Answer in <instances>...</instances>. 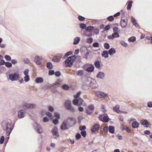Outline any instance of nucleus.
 I'll list each match as a JSON object with an SVG mask.
<instances>
[{"mask_svg":"<svg viewBox=\"0 0 152 152\" xmlns=\"http://www.w3.org/2000/svg\"><path fill=\"white\" fill-rule=\"evenodd\" d=\"M76 56L75 55H74L72 56H70L68 57L64 61V64L66 67H71L73 63L75 61Z\"/></svg>","mask_w":152,"mask_h":152,"instance_id":"nucleus-1","label":"nucleus"},{"mask_svg":"<svg viewBox=\"0 0 152 152\" xmlns=\"http://www.w3.org/2000/svg\"><path fill=\"white\" fill-rule=\"evenodd\" d=\"M66 121V124L69 127L74 126L77 123L76 119L75 118L72 117H68Z\"/></svg>","mask_w":152,"mask_h":152,"instance_id":"nucleus-2","label":"nucleus"},{"mask_svg":"<svg viewBox=\"0 0 152 152\" xmlns=\"http://www.w3.org/2000/svg\"><path fill=\"white\" fill-rule=\"evenodd\" d=\"M64 106L66 109L73 112H75V109L72 106L71 102L70 100H66L64 104Z\"/></svg>","mask_w":152,"mask_h":152,"instance_id":"nucleus-3","label":"nucleus"},{"mask_svg":"<svg viewBox=\"0 0 152 152\" xmlns=\"http://www.w3.org/2000/svg\"><path fill=\"white\" fill-rule=\"evenodd\" d=\"M13 126L11 124L8 123L6 125V129H4V130L6 131V134L7 136H9L13 129Z\"/></svg>","mask_w":152,"mask_h":152,"instance_id":"nucleus-4","label":"nucleus"},{"mask_svg":"<svg viewBox=\"0 0 152 152\" xmlns=\"http://www.w3.org/2000/svg\"><path fill=\"white\" fill-rule=\"evenodd\" d=\"M9 77L10 79L12 81L17 80L19 78V75L18 73L11 74L9 75Z\"/></svg>","mask_w":152,"mask_h":152,"instance_id":"nucleus-5","label":"nucleus"},{"mask_svg":"<svg viewBox=\"0 0 152 152\" xmlns=\"http://www.w3.org/2000/svg\"><path fill=\"white\" fill-rule=\"evenodd\" d=\"M94 107L92 104L89 105L88 107L86 110V113L88 114L91 115L94 112Z\"/></svg>","mask_w":152,"mask_h":152,"instance_id":"nucleus-6","label":"nucleus"},{"mask_svg":"<svg viewBox=\"0 0 152 152\" xmlns=\"http://www.w3.org/2000/svg\"><path fill=\"white\" fill-rule=\"evenodd\" d=\"M96 95L100 98H102L107 97V95L103 92L100 91H97L95 93Z\"/></svg>","mask_w":152,"mask_h":152,"instance_id":"nucleus-7","label":"nucleus"},{"mask_svg":"<svg viewBox=\"0 0 152 152\" xmlns=\"http://www.w3.org/2000/svg\"><path fill=\"white\" fill-rule=\"evenodd\" d=\"M100 128V125L98 124H96L92 127L91 130L92 132H94L99 130Z\"/></svg>","mask_w":152,"mask_h":152,"instance_id":"nucleus-8","label":"nucleus"},{"mask_svg":"<svg viewBox=\"0 0 152 152\" xmlns=\"http://www.w3.org/2000/svg\"><path fill=\"white\" fill-rule=\"evenodd\" d=\"M23 108H35L36 105L34 104L25 103L24 104Z\"/></svg>","mask_w":152,"mask_h":152,"instance_id":"nucleus-9","label":"nucleus"},{"mask_svg":"<svg viewBox=\"0 0 152 152\" xmlns=\"http://www.w3.org/2000/svg\"><path fill=\"white\" fill-rule=\"evenodd\" d=\"M42 58V57L41 56H36L34 58V61L37 65H40L41 64Z\"/></svg>","mask_w":152,"mask_h":152,"instance_id":"nucleus-10","label":"nucleus"},{"mask_svg":"<svg viewBox=\"0 0 152 152\" xmlns=\"http://www.w3.org/2000/svg\"><path fill=\"white\" fill-rule=\"evenodd\" d=\"M119 37V34L118 32L113 33L112 35H109L108 36V38L109 39H113L114 38Z\"/></svg>","mask_w":152,"mask_h":152,"instance_id":"nucleus-11","label":"nucleus"},{"mask_svg":"<svg viewBox=\"0 0 152 152\" xmlns=\"http://www.w3.org/2000/svg\"><path fill=\"white\" fill-rule=\"evenodd\" d=\"M68 126L66 123V120H65L63 121L61 126V129L63 130L67 129H68Z\"/></svg>","mask_w":152,"mask_h":152,"instance_id":"nucleus-12","label":"nucleus"},{"mask_svg":"<svg viewBox=\"0 0 152 152\" xmlns=\"http://www.w3.org/2000/svg\"><path fill=\"white\" fill-rule=\"evenodd\" d=\"M127 19H126V20L124 19H121L120 25L122 28H124L126 27V26L127 25Z\"/></svg>","mask_w":152,"mask_h":152,"instance_id":"nucleus-13","label":"nucleus"},{"mask_svg":"<svg viewBox=\"0 0 152 152\" xmlns=\"http://www.w3.org/2000/svg\"><path fill=\"white\" fill-rule=\"evenodd\" d=\"M51 132H52L53 135H54L57 137H58L59 136V134L57 128L56 127L54 128L51 130Z\"/></svg>","mask_w":152,"mask_h":152,"instance_id":"nucleus-14","label":"nucleus"},{"mask_svg":"<svg viewBox=\"0 0 152 152\" xmlns=\"http://www.w3.org/2000/svg\"><path fill=\"white\" fill-rule=\"evenodd\" d=\"M80 101L81 104H82L83 102V99H79V100L75 99H74L73 101V103L74 105H77L79 102Z\"/></svg>","mask_w":152,"mask_h":152,"instance_id":"nucleus-15","label":"nucleus"},{"mask_svg":"<svg viewBox=\"0 0 152 152\" xmlns=\"http://www.w3.org/2000/svg\"><path fill=\"white\" fill-rule=\"evenodd\" d=\"M25 116L24 111L23 110L19 111L18 112V116L20 118H23Z\"/></svg>","mask_w":152,"mask_h":152,"instance_id":"nucleus-16","label":"nucleus"},{"mask_svg":"<svg viewBox=\"0 0 152 152\" xmlns=\"http://www.w3.org/2000/svg\"><path fill=\"white\" fill-rule=\"evenodd\" d=\"M140 123L142 125H145L146 127H148L149 126V123L146 120H142L140 121Z\"/></svg>","mask_w":152,"mask_h":152,"instance_id":"nucleus-17","label":"nucleus"},{"mask_svg":"<svg viewBox=\"0 0 152 152\" xmlns=\"http://www.w3.org/2000/svg\"><path fill=\"white\" fill-rule=\"evenodd\" d=\"M102 55L105 58H107L108 57V53L107 51H103L102 53Z\"/></svg>","mask_w":152,"mask_h":152,"instance_id":"nucleus-18","label":"nucleus"},{"mask_svg":"<svg viewBox=\"0 0 152 152\" xmlns=\"http://www.w3.org/2000/svg\"><path fill=\"white\" fill-rule=\"evenodd\" d=\"M100 120L103 122H107L109 121V118L108 116H104Z\"/></svg>","mask_w":152,"mask_h":152,"instance_id":"nucleus-19","label":"nucleus"},{"mask_svg":"<svg viewBox=\"0 0 152 152\" xmlns=\"http://www.w3.org/2000/svg\"><path fill=\"white\" fill-rule=\"evenodd\" d=\"M86 31L87 32H92L94 30V27L93 26H89L87 27L86 29Z\"/></svg>","mask_w":152,"mask_h":152,"instance_id":"nucleus-20","label":"nucleus"},{"mask_svg":"<svg viewBox=\"0 0 152 152\" xmlns=\"http://www.w3.org/2000/svg\"><path fill=\"white\" fill-rule=\"evenodd\" d=\"M115 127L113 126H110L109 127V132L112 134L114 132Z\"/></svg>","mask_w":152,"mask_h":152,"instance_id":"nucleus-21","label":"nucleus"},{"mask_svg":"<svg viewBox=\"0 0 152 152\" xmlns=\"http://www.w3.org/2000/svg\"><path fill=\"white\" fill-rule=\"evenodd\" d=\"M139 123L136 121H135L132 123V126L134 128H137L139 126Z\"/></svg>","mask_w":152,"mask_h":152,"instance_id":"nucleus-22","label":"nucleus"},{"mask_svg":"<svg viewBox=\"0 0 152 152\" xmlns=\"http://www.w3.org/2000/svg\"><path fill=\"white\" fill-rule=\"evenodd\" d=\"M113 110L117 113H119L120 112L119 106L116 105L113 108Z\"/></svg>","mask_w":152,"mask_h":152,"instance_id":"nucleus-23","label":"nucleus"},{"mask_svg":"<svg viewBox=\"0 0 152 152\" xmlns=\"http://www.w3.org/2000/svg\"><path fill=\"white\" fill-rule=\"evenodd\" d=\"M43 81V79L41 77H38L36 80V82L37 83H42Z\"/></svg>","mask_w":152,"mask_h":152,"instance_id":"nucleus-24","label":"nucleus"},{"mask_svg":"<svg viewBox=\"0 0 152 152\" xmlns=\"http://www.w3.org/2000/svg\"><path fill=\"white\" fill-rule=\"evenodd\" d=\"M94 67V66H92L88 67L86 69V71L89 72H92L93 71Z\"/></svg>","mask_w":152,"mask_h":152,"instance_id":"nucleus-25","label":"nucleus"},{"mask_svg":"<svg viewBox=\"0 0 152 152\" xmlns=\"http://www.w3.org/2000/svg\"><path fill=\"white\" fill-rule=\"evenodd\" d=\"M108 52L110 55H112L116 53V51L114 48H111L108 50Z\"/></svg>","mask_w":152,"mask_h":152,"instance_id":"nucleus-26","label":"nucleus"},{"mask_svg":"<svg viewBox=\"0 0 152 152\" xmlns=\"http://www.w3.org/2000/svg\"><path fill=\"white\" fill-rule=\"evenodd\" d=\"M80 41V39L79 37H76L74 39V41L73 42V44L74 45L77 44Z\"/></svg>","mask_w":152,"mask_h":152,"instance_id":"nucleus-27","label":"nucleus"},{"mask_svg":"<svg viewBox=\"0 0 152 152\" xmlns=\"http://www.w3.org/2000/svg\"><path fill=\"white\" fill-rule=\"evenodd\" d=\"M132 3L133 2L132 1H129L127 2L128 5L127 7V9L128 10H130L131 9L132 6Z\"/></svg>","mask_w":152,"mask_h":152,"instance_id":"nucleus-28","label":"nucleus"},{"mask_svg":"<svg viewBox=\"0 0 152 152\" xmlns=\"http://www.w3.org/2000/svg\"><path fill=\"white\" fill-rule=\"evenodd\" d=\"M104 76V74L102 72H99L97 75V77H98L100 78H103Z\"/></svg>","mask_w":152,"mask_h":152,"instance_id":"nucleus-29","label":"nucleus"},{"mask_svg":"<svg viewBox=\"0 0 152 152\" xmlns=\"http://www.w3.org/2000/svg\"><path fill=\"white\" fill-rule=\"evenodd\" d=\"M53 61L55 62H57L60 61V58L58 56H54L53 57Z\"/></svg>","mask_w":152,"mask_h":152,"instance_id":"nucleus-30","label":"nucleus"},{"mask_svg":"<svg viewBox=\"0 0 152 152\" xmlns=\"http://www.w3.org/2000/svg\"><path fill=\"white\" fill-rule=\"evenodd\" d=\"M136 38L134 37H132L129 38L128 40L129 42H134L136 41Z\"/></svg>","mask_w":152,"mask_h":152,"instance_id":"nucleus-31","label":"nucleus"},{"mask_svg":"<svg viewBox=\"0 0 152 152\" xmlns=\"http://www.w3.org/2000/svg\"><path fill=\"white\" fill-rule=\"evenodd\" d=\"M47 66L49 69H51L52 68L53 66L50 62H49L47 64Z\"/></svg>","mask_w":152,"mask_h":152,"instance_id":"nucleus-32","label":"nucleus"},{"mask_svg":"<svg viewBox=\"0 0 152 152\" xmlns=\"http://www.w3.org/2000/svg\"><path fill=\"white\" fill-rule=\"evenodd\" d=\"M62 88L64 89L68 90L69 88V87L68 85L64 84L62 86Z\"/></svg>","mask_w":152,"mask_h":152,"instance_id":"nucleus-33","label":"nucleus"},{"mask_svg":"<svg viewBox=\"0 0 152 152\" xmlns=\"http://www.w3.org/2000/svg\"><path fill=\"white\" fill-rule=\"evenodd\" d=\"M132 21L134 25L135 26H137L138 24L136 22V20L134 18H132Z\"/></svg>","mask_w":152,"mask_h":152,"instance_id":"nucleus-34","label":"nucleus"},{"mask_svg":"<svg viewBox=\"0 0 152 152\" xmlns=\"http://www.w3.org/2000/svg\"><path fill=\"white\" fill-rule=\"evenodd\" d=\"M85 35L87 37H90L92 35V32H88L87 31H86L85 32Z\"/></svg>","mask_w":152,"mask_h":152,"instance_id":"nucleus-35","label":"nucleus"},{"mask_svg":"<svg viewBox=\"0 0 152 152\" xmlns=\"http://www.w3.org/2000/svg\"><path fill=\"white\" fill-rule=\"evenodd\" d=\"M38 128H37L36 129L37 130V132L38 133H42V129L41 127H40L39 126H38Z\"/></svg>","mask_w":152,"mask_h":152,"instance_id":"nucleus-36","label":"nucleus"},{"mask_svg":"<svg viewBox=\"0 0 152 152\" xmlns=\"http://www.w3.org/2000/svg\"><path fill=\"white\" fill-rule=\"evenodd\" d=\"M5 65L6 67L8 68H10L12 66V64L11 63L9 62H6L5 63Z\"/></svg>","mask_w":152,"mask_h":152,"instance_id":"nucleus-37","label":"nucleus"},{"mask_svg":"<svg viewBox=\"0 0 152 152\" xmlns=\"http://www.w3.org/2000/svg\"><path fill=\"white\" fill-rule=\"evenodd\" d=\"M94 64L96 67L97 68H99L100 66V64L99 61H95Z\"/></svg>","mask_w":152,"mask_h":152,"instance_id":"nucleus-38","label":"nucleus"},{"mask_svg":"<svg viewBox=\"0 0 152 152\" xmlns=\"http://www.w3.org/2000/svg\"><path fill=\"white\" fill-rule=\"evenodd\" d=\"M81 93V92L80 91L78 92L74 96V97L75 99H76L78 98L79 96L80 95Z\"/></svg>","mask_w":152,"mask_h":152,"instance_id":"nucleus-39","label":"nucleus"},{"mask_svg":"<svg viewBox=\"0 0 152 152\" xmlns=\"http://www.w3.org/2000/svg\"><path fill=\"white\" fill-rule=\"evenodd\" d=\"M29 77L28 75H26L24 77V81L26 82L28 81L29 80Z\"/></svg>","mask_w":152,"mask_h":152,"instance_id":"nucleus-40","label":"nucleus"},{"mask_svg":"<svg viewBox=\"0 0 152 152\" xmlns=\"http://www.w3.org/2000/svg\"><path fill=\"white\" fill-rule=\"evenodd\" d=\"M107 19L108 21H112L113 20L114 18L113 16H110L108 17L107 18Z\"/></svg>","mask_w":152,"mask_h":152,"instance_id":"nucleus-41","label":"nucleus"},{"mask_svg":"<svg viewBox=\"0 0 152 152\" xmlns=\"http://www.w3.org/2000/svg\"><path fill=\"white\" fill-rule=\"evenodd\" d=\"M93 41V39L91 38H89L87 39L86 42L87 43L91 44Z\"/></svg>","mask_w":152,"mask_h":152,"instance_id":"nucleus-42","label":"nucleus"},{"mask_svg":"<svg viewBox=\"0 0 152 152\" xmlns=\"http://www.w3.org/2000/svg\"><path fill=\"white\" fill-rule=\"evenodd\" d=\"M58 119H57V118H55V119H54L53 121V123L55 125H56L57 124L58 122H59V121L58 120Z\"/></svg>","mask_w":152,"mask_h":152,"instance_id":"nucleus-43","label":"nucleus"},{"mask_svg":"<svg viewBox=\"0 0 152 152\" xmlns=\"http://www.w3.org/2000/svg\"><path fill=\"white\" fill-rule=\"evenodd\" d=\"M120 44L122 46L124 47H126L127 45V43L124 41H121L120 42Z\"/></svg>","mask_w":152,"mask_h":152,"instance_id":"nucleus-44","label":"nucleus"},{"mask_svg":"<svg viewBox=\"0 0 152 152\" xmlns=\"http://www.w3.org/2000/svg\"><path fill=\"white\" fill-rule=\"evenodd\" d=\"M78 20L80 21H83L85 20V18L82 16L80 15H79L78 17Z\"/></svg>","mask_w":152,"mask_h":152,"instance_id":"nucleus-45","label":"nucleus"},{"mask_svg":"<svg viewBox=\"0 0 152 152\" xmlns=\"http://www.w3.org/2000/svg\"><path fill=\"white\" fill-rule=\"evenodd\" d=\"M54 116L55 117L57 118V119H59L60 118L59 114L58 113H55Z\"/></svg>","mask_w":152,"mask_h":152,"instance_id":"nucleus-46","label":"nucleus"},{"mask_svg":"<svg viewBox=\"0 0 152 152\" xmlns=\"http://www.w3.org/2000/svg\"><path fill=\"white\" fill-rule=\"evenodd\" d=\"M81 134L83 137H86V133L85 131H81Z\"/></svg>","mask_w":152,"mask_h":152,"instance_id":"nucleus-47","label":"nucleus"},{"mask_svg":"<svg viewBox=\"0 0 152 152\" xmlns=\"http://www.w3.org/2000/svg\"><path fill=\"white\" fill-rule=\"evenodd\" d=\"M75 137L76 139L78 140L81 138V135L80 134L77 133L76 134Z\"/></svg>","mask_w":152,"mask_h":152,"instance_id":"nucleus-48","label":"nucleus"},{"mask_svg":"<svg viewBox=\"0 0 152 152\" xmlns=\"http://www.w3.org/2000/svg\"><path fill=\"white\" fill-rule=\"evenodd\" d=\"M104 46L107 49H108L110 47L109 44L107 43H106L104 44Z\"/></svg>","mask_w":152,"mask_h":152,"instance_id":"nucleus-49","label":"nucleus"},{"mask_svg":"<svg viewBox=\"0 0 152 152\" xmlns=\"http://www.w3.org/2000/svg\"><path fill=\"white\" fill-rule=\"evenodd\" d=\"M4 58L7 61H10L11 60V57L8 55H6L5 56Z\"/></svg>","mask_w":152,"mask_h":152,"instance_id":"nucleus-50","label":"nucleus"},{"mask_svg":"<svg viewBox=\"0 0 152 152\" xmlns=\"http://www.w3.org/2000/svg\"><path fill=\"white\" fill-rule=\"evenodd\" d=\"M4 136H1L0 138V143L2 144L3 143L4 141Z\"/></svg>","mask_w":152,"mask_h":152,"instance_id":"nucleus-51","label":"nucleus"},{"mask_svg":"<svg viewBox=\"0 0 152 152\" xmlns=\"http://www.w3.org/2000/svg\"><path fill=\"white\" fill-rule=\"evenodd\" d=\"M93 46L94 47H98L99 46V44L98 42H96L93 44Z\"/></svg>","mask_w":152,"mask_h":152,"instance_id":"nucleus-52","label":"nucleus"},{"mask_svg":"<svg viewBox=\"0 0 152 152\" xmlns=\"http://www.w3.org/2000/svg\"><path fill=\"white\" fill-rule=\"evenodd\" d=\"M24 61L25 63L28 64L30 63V60L29 59L27 58H25L24 59Z\"/></svg>","mask_w":152,"mask_h":152,"instance_id":"nucleus-53","label":"nucleus"},{"mask_svg":"<svg viewBox=\"0 0 152 152\" xmlns=\"http://www.w3.org/2000/svg\"><path fill=\"white\" fill-rule=\"evenodd\" d=\"M72 53L73 52L71 51L68 52L64 56H69V55L72 54Z\"/></svg>","mask_w":152,"mask_h":152,"instance_id":"nucleus-54","label":"nucleus"},{"mask_svg":"<svg viewBox=\"0 0 152 152\" xmlns=\"http://www.w3.org/2000/svg\"><path fill=\"white\" fill-rule=\"evenodd\" d=\"M110 28V26L108 25L105 26L104 28V31H107L109 30Z\"/></svg>","mask_w":152,"mask_h":152,"instance_id":"nucleus-55","label":"nucleus"},{"mask_svg":"<svg viewBox=\"0 0 152 152\" xmlns=\"http://www.w3.org/2000/svg\"><path fill=\"white\" fill-rule=\"evenodd\" d=\"M123 129L126 130V131L128 133H130L131 132V130L128 127L124 128Z\"/></svg>","mask_w":152,"mask_h":152,"instance_id":"nucleus-56","label":"nucleus"},{"mask_svg":"<svg viewBox=\"0 0 152 152\" xmlns=\"http://www.w3.org/2000/svg\"><path fill=\"white\" fill-rule=\"evenodd\" d=\"M55 73L54 72L53 70H50L49 71V74L50 75H52Z\"/></svg>","mask_w":152,"mask_h":152,"instance_id":"nucleus-57","label":"nucleus"},{"mask_svg":"<svg viewBox=\"0 0 152 152\" xmlns=\"http://www.w3.org/2000/svg\"><path fill=\"white\" fill-rule=\"evenodd\" d=\"M55 74L56 76L59 77L61 75V73L57 71L55 73Z\"/></svg>","mask_w":152,"mask_h":152,"instance_id":"nucleus-58","label":"nucleus"},{"mask_svg":"<svg viewBox=\"0 0 152 152\" xmlns=\"http://www.w3.org/2000/svg\"><path fill=\"white\" fill-rule=\"evenodd\" d=\"M49 121V119L47 117H44L43 118V121L44 122H47Z\"/></svg>","mask_w":152,"mask_h":152,"instance_id":"nucleus-59","label":"nucleus"},{"mask_svg":"<svg viewBox=\"0 0 152 152\" xmlns=\"http://www.w3.org/2000/svg\"><path fill=\"white\" fill-rule=\"evenodd\" d=\"M49 110L50 112H53L54 110L53 108L51 106H49L48 107Z\"/></svg>","mask_w":152,"mask_h":152,"instance_id":"nucleus-60","label":"nucleus"},{"mask_svg":"<svg viewBox=\"0 0 152 152\" xmlns=\"http://www.w3.org/2000/svg\"><path fill=\"white\" fill-rule=\"evenodd\" d=\"M108 129H109V128H108L107 126H105L103 128V130L104 132H107Z\"/></svg>","mask_w":152,"mask_h":152,"instance_id":"nucleus-61","label":"nucleus"},{"mask_svg":"<svg viewBox=\"0 0 152 152\" xmlns=\"http://www.w3.org/2000/svg\"><path fill=\"white\" fill-rule=\"evenodd\" d=\"M86 128V126H82L80 127L79 129L80 130H85Z\"/></svg>","mask_w":152,"mask_h":152,"instance_id":"nucleus-62","label":"nucleus"},{"mask_svg":"<svg viewBox=\"0 0 152 152\" xmlns=\"http://www.w3.org/2000/svg\"><path fill=\"white\" fill-rule=\"evenodd\" d=\"M82 71L81 70H79L78 71L77 75H78L82 76L83 75Z\"/></svg>","mask_w":152,"mask_h":152,"instance_id":"nucleus-63","label":"nucleus"},{"mask_svg":"<svg viewBox=\"0 0 152 152\" xmlns=\"http://www.w3.org/2000/svg\"><path fill=\"white\" fill-rule=\"evenodd\" d=\"M148 106L150 107H152V102H148Z\"/></svg>","mask_w":152,"mask_h":152,"instance_id":"nucleus-64","label":"nucleus"}]
</instances>
